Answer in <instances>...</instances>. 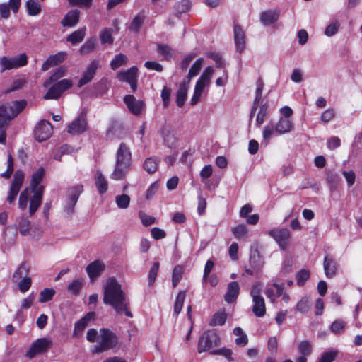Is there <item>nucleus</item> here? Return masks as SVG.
<instances>
[{
    "label": "nucleus",
    "instance_id": "1",
    "mask_svg": "<svg viewBox=\"0 0 362 362\" xmlns=\"http://www.w3.org/2000/svg\"><path fill=\"white\" fill-rule=\"evenodd\" d=\"M103 300L105 305L112 306L117 314L124 313L128 317H133L129 308L127 295L115 278L110 277L107 279Z\"/></svg>",
    "mask_w": 362,
    "mask_h": 362
},
{
    "label": "nucleus",
    "instance_id": "2",
    "mask_svg": "<svg viewBox=\"0 0 362 362\" xmlns=\"http://www.w3.org/2000/svg\"><path fill=\"white\" fill-rule=\"evenodd\" d=\"M132 165V153L125 143H121L116 153V164L110 178L115 180H124Z\"/></svg>",
    "mask_w": 362,
    "mask_h": 362
},
{
    "label": "nucleus",
    "instance_id": "3",
    "mask_svg": "<svg viewBox=\"0 0 362 362\" xmlns=\"http://www.w3.org/2000/svg\"><path fill=\"white\" fill-rule=\"evenodd\" d=\"M100 340L91 350L93 354L103 353L117 347L118 337L114 332L107 328H102L100 329Z\"/></svg>",
    "mask_w": 362,
    "mask_h": 362
},
{
    "label": "nucleus",
    "instance_id": "4",
    "mask_svg": "<svg viewBox=\"0 0 362 362\" xmlns=\"http://www.w3.org/2000/svg\"><path fill=\"white\" fill-rule=\"evenodd\" d=\"M220 340V336L216 329L204 331L199 337L198 341V352L202 353L209 351L212 347L218 346Z\"/></svg>",
    "mask_w": 362,
    "mask_h": 362
},
{
    "label": "nucleus",
    "instance_id": "5",
    "mask_svg": "<svg viewBox=\"0 0 362 362\" xmlns=\"http://www.w3.org/2000/svg\"><path fill=\"white\" fill-rule=\"evenodd\" d=\"M117 78L119 81L126 82L130 85L132 92H136L138 87V68L133 66L126 71H119Z\"/></svg>",
    "mask_w": 362,
    "mask_h": 362
},
{
    "label": "nucleus",
    "instance_id": "6",
    "mask_svg": "<svg viewBox=\"0 0 362 362\" xmlns=\"http://www.w3.org/2000/svg\"><path fill=\"white\" fill-rule=\"evenodd\" d=\"M24 177L25 175L22 170L18 169L15 172L7 197V201L9 204H12L16 200V197L23 184Z\"/></svg>",
    "mask_w": 362,
    "mask_h": 362
},
{
    "label": "nucleus",
    "instance_id": "7",
    "mask_svg": "<svg viewBox=\"0 0 362 362\" xmlns=\"http://www.w3.org/2000/svg\"><path fill=\"white\" fill-rule=\"evenodd\" d=\"M268 234L273 238L281 250H286L288 246L291 233L287 228H274L269 230Z\"/></svg>",
    "mask_w": 362,
    "mask_h": 362
},
{
    "label": "nucleus",
    "instance_id": "8",
    "mask_svg": "<svg viewBox=\"0 0 362 362\" xmlns=\"http://www.w3.org/2000/svg\"><path fill=\"white\" fill-rule=\"evenodd\" d=\"M52 125L49 121L40 120L34 129L35 139L39 142L48 139L52 134Z\"/></svg>",
    "mask_w": 362,
    "mask_h": 362
},
{
    "label": "nucleus",
    "instance_id": "9",
    "mask_svg": "<svg viewBox=\"0 0 362 362\" xmlns=\"http://www.w3.org/2000/svg\"><path fill=\"white\" fill-rule=\"evenodd\" d=\"M52 341L48 338H40L35 341L27 351L25 356L29 358H34L37 354L43 353L50 347Z\"/></svg>",
    "mask_w": 362,
    "mask_h": 362
},
{
    "label": "nucleus",
    "instance_id": "10",
    "mask_svg": "<svg viewBox=\"0 0 362 362\" xmlns=\"http://www.w3.org/2000/svg\"><path fill=\"white\" fill-rule=\"evenodd\" d=\"M83 191V186L82 185H77L68 189V199L66 204V211L68 214L74 212V206Z\"/></svg>",
    "mask_w": 362,
    "mask_h": 362
},
{
    "label": "nucleus",
    "instance_id": "11",
    "mask_svg": "<svg viewBox=\"0 0 362 362\" xmlns=\"http://www.w3.org/2000/svg\"><path fill=\"white\" fill-rule=\"evenodd\" d=\"M87 128L86 115L81 112L76 119L68 125L67 132L71 134H80L86 132Z\"/></svg>",
    "mask_w": 362,
    "mask_h": 362
},
{
    "label": "nucleus",
    "instance_id": "12",
    "mask_svg": "<svg viewBox=\"0 0 362 362\" xmlns=\"http://www.w3.org/2000/svg\"><path fill=\"white\" fill-rule=\"evenodd\" d=\"M123 101L127 105L128 110L136 116L141 115L145 107L144 100H136V98L131 94L126 95L123 98Z\"/></svg>",
    "mask_w": 362,
    "mask_h": 362
},
{
    "label": "nucleus",
    "instance_id": "13",
    "mask_svg": "<svg viewBox=\"0 0 362 362\" xmlns=\"http://www.w3.org/2000/svg\"><path fill=\"white\" fill-rule=\"evenodd\" d=\"M100 67L98 60L94 59L91 61L90 64L86 69L83 74L78 82L77 86L81 88L90 83L94 78L97 70Z\"/></svg>",
    "mask_w": 362,
    "mask_h": 362
},
{
    "label": "nucleus",
    "instance_id": "14",
    "mask_svg": "<svg viewBox=\"0 0 362 362\" xmlns=\"http://www.w3.org/2000/svg\"><path fill=\"white\" fill-rule=\"evenodd\" d=\"M95 318V312H88L83 317H82L80 320L76 321L74 324V327L73 330V337H80L82 336L83 331L87 327L88 324L90 321L94 320Z\"/></svg>",
    "mask_w": 362,
    "mask_h": 362
},
{
    "label": "nucleus",
    "instance_id": "15",
    "mask_svg": "<svg viewBox=\"0 0 362 362\" xmlns=\"http://www.w3.org/2000/svg\"><path fill=\"white\" fill-rule=\"evenodd\" d=\"M105 268V264L100 260L96 259L88 264L86 271L90 281H93L101 274Z\"/></svg>",
    "mask_w": 362,
    "mask_h": 362
},
{
    "label": "nucleus",
    "instance_id": "16",
    "mask_svg": "<svg viewBox=\"0 0 362 362\" xmlns=\"http://www.w3.org/2000/svg\"><path fill=\"white\" fill-rule=\"evenodd\" d=\"M66 58V53L59 52L55 54L50 55L42 65L41 69L43 71H47L49 68L57 66L63 62Z\"/></svg>",
    "mask_w": 362,
    "mask_h": 362
},
{
    "label": "nucleus",
    "instance_id": "17",
    "mask_svg": "<svg viewBox=\"0 0 362 362\" xmlns=\"http://www.w3.org/2000/svg\"><path fill=\"white\" fill-rule=\"evenodd\" d=\"M45 175V170L43 167H40L33 173L30 184L31 191H38L40 190V188H42V192H44L45 187L43 185H40V183L43 180Z\"/></svg>",
    "mask_w": 362,
    "mask_h": 362
},
{
    "label": "nucleus",
    "instance_id": "18",
    "mask_svg": "<svg viewBox=\"0 0 362 362\" xmlns=\"http://www.w3.org/2000/svg\"><path fill=\"white\" fill-rule=\"evenodd\" d=\"M123 129L124 127L121 122L117 119H112L106 132V136L110 140L115 138L120 139Z\"/></svg>",
    "mask_w": 362,
    "mask_h": 362
},
{
    "label": "nucleus",
    "instance_id": "19",
    "mask_svg": "<svg viewBox=\"0 0 362 362\" xmlns=\"http://www.w3.org/2000/svg\"><path fill=\"white\" fill-rule=\"evenodd\" d=\"M279 10H267L260 13V21L265 25L269 26L275 23L279 18Z\"/></svg>",
    "mask_w": 362,
    "mask_h": 362
},
{
    "label": "nucleus",
    "instance_id": "20",
    "mask_svg": "<svg viewBox=\"0 0 362 362\" xmlns=\"http://www.w3.org/2000/svg\"><path fill=\"white\" fill-rule=\"evenodd\" d=\"M146 18L145 10H141L130 22L128 29L130 32L139 33Z\"/></svg>",
    "mask_w": 362,
    "mask_h": 362
},
{
    "label": "nucleus",
    "instance_id": "21",
    "mask_svg": "<svg viewBox=\"0 0 362 362\" xmlns=\"http://www.w3.org/2000/svg\"><path fill=\"white\" fill-rule=\"evenodd\" d=\"M240 293V286L237 281H231L227 286V291L224 295V300L228 303L235 302Z\"/></svg>",
    "mask_w": 362,
    "mask_h": 362
},
{
    "label": "nucleus",
    "instance_id": "22",
    "mask_svg": "<svg viewBox=\"0 0 362 362\" xmlns=\"http://www.w3.org/2000/svg\"><path fill=\"white\" fill-rule=\"evenodd\" d=\"M80 18V11L78 9H73L69 11L64 16L61 21V24L64 27H74L79 21Z\"/></svg>",
    "mask_w": 362,
    "mask_h": 362
},
{
    "label": "nucleus",
    "instance_id": "23",
    "mask_svg": "<svg viewBox=\"0 0 362 362\" xmlns=\"http://www.w3.org/2000/svg\"><path fill=\"white\" fill-rule=\"evenodd\" d=\"M323 267L325 275L327 278H332L337 274L338 264L332 257L325 256Z\"/></svg>",
    "mask_w": 362,
    "mask_h": 362
},
{
    "label": "nucleus",
    "instance_id": "24",
    "mask_svg": "<svg viewBox=\"0 0 362 362\" xmlns=\"http://www.w3.org/2000/svg\"><path fill=\"white\" fill-rule=\"evenodd\" d=\"M31 192L33 193V195L30 200L29 213L30 216H33L42 204L44 192H42V188H40V190L31 191Z\"/></svg>",
    "mask_w": 362,
    "mask_h": 362
},
{
    "label": "nucleus",
    "instance_id": "25",
    "mask_svg": "<svg viewBox=\"0 0 362 362\" xmlns=\"http://www.w3.org/2000/svg\"><path fill=\"white\" fill-rule=\"evenodd\" d=\"M252 313L257 317H262L266 314V305L262 297H255L252 299Z\"/></svg>",
    "mask_w": 362,
    "mask_h": 362
},
{
    "label": "nucleus",
    "instance_id": "26",
    "mask_svg": "<svg viewBox=\"0 0 362 362\" xmlns=\"http://www.w3.org/2000/svg\"><path fill=\"white\" fill-rule=\"evenodd\" d=\"M293 123L289 118H280L275 125V132L279 134H284L291 132Z\"/></svg>",
    "mask_w": 362,
    "mask_h": 362
},
{
    "label": "nucleus",
    "instance_id": "27",
    "mask_svg": "<svg viewBox=\"0 0 362 362\" xmlns=\"http://www.w3.org/2000/svg\"><path fill=\"white\" fill-rule=\"evenodd\" d=\"M30 269V264L28 262H23L13 274V282L17 283L21 279H23L24 276H28L29 274Z\"/></svg>",
    "mask_w": 362,
    "mask_h": 362
},
{
    "label": "nucleus",
    "instance_id": "28",
    "mask_svg": "<svg viewBox=\"0 0 362 362\" xmlns=\"http://www.w3.org/2000/svg\"><path fill=\"white\" fill-rule=\"evenodd\" d=\"M95 185L100 194H103L107 191V181L100 171H97L95 175Z\"/></svg>",
    "mask_w": 362,
    "mask_h": 362
},
{
    "label": "nucleus",
    "instance_id": "29",
    "mask_svg": "<svg viewBox=\"0 0 362 362\" xmlns=\"http://www.w3.org/2000/svg\"><path fill=\"white\" fill-rule=\"evenodd\" d=\"M160 134L163 137V143L165 146L170 148L175 146L177 141V138L173 131L166 128H163L161 130Z\"/></svg>",
    "mask_w": 362,
    "mask_h": 362
},
{
    "label": "nucleus",
    "instance_id": "30",
    "mask_svg": "<svg viewBox=\"0 0 362 362\" xmlns=\"http://www.w3.org/2000/svg\"><path fill=\"white\" fill-rule=\"evenodd\" d=\"M7 107L5 105H0V128L7 129L10 122L14 119L8 113Z\"/></svg>",
    "mask_w": 362,
    "mask_h": 362
},
{
    "label": "nucleus",
    "instance_id": "31",
    "mask_svg": "<svg viewBox=\"0 0 362 362\" xmlns=\"http://www.w3.org/2000/svg\"><path fill=\"white\" fill-rule=\"evenodd\" d=\"M27 101L24 99L20 100H15L11 103L9 106L11 115L15 118L26 107Z\"/></svg>",
    "mask_w": 362,
    "mask_h": 362
},
{
    "label": "nucleus",
    "instance_id": "32",
    "mask_svg": "<svg viewBox=\"0 0 362 362\" xmlns=\"http://www.w3.org/2000/svg\"><path fill=\"white\" fill-rule=\"evenodd\" d=\"M187 95V87L185 83L180 85L176 93V104L179 107H182L185 102Z\"/></svg>",
    "mask_w": 362,
    "mask_h": 362
},
{
    "label": "nucleus",
    "instance_id": "33",
    "mask_svg": "<svg viewBox=\"0 0 362 362\" xmlns=\"http://www.w3.org/2000/svg\"><path fill=\"white\" fill-rule=\"evenodd\" d=\"M186 297V291H180L176 296L175 302L173 308V315L177 317L181 313L184 301Z\"/></svg>",
    "mask_w": 362,
    "mask_h": 362
},
{
    "label": "nucleus",
    "instance_id": "34",
    "mask_svg": "<svg viewBox=\"0 0 362 362\" xmlns=\"http://www.w3.org/2000/svg\"><path fill=\"white\" fill-rule=\"evenodd\" d=\"M233 334L238 336V337L235 339V342L237 346L243 347L247 344V336L244 333L243 330L240 327H235L233 329Z\"/></svg>",
    "mask_w": 362,
    "mask_h": 362
},
{
    "label": "nucleus",
    "instance_id": "35",
    "mask_svg": "<svg viewBox=\"0 0 362 362\" xmlns=\"http://www.w3.org/2000/svg\"><path fill=\"white\" fill-rule=\"evenodd\" d=\"M159 160L156 157H150L145 160L144 169L149 174L156 173L158 170Z\"/></svg>",
    "mask_w": 362,
    "mask_h": 362
},
{
    "label": "nucleus",
    "instance_id": "36",
    "mask_svg": "<svg viewBox=\"0 0 362 362\" xmlns=\"http://www.w3.org/2000/svg\"><path fill=\"white\" fill-rule=\"evenodd\" d=\"M113 29L111 28H103L100 33L99 37L103 45H112L114 42L112 37Z\"/></svg>",
    "mask_w": 362,
    "mask_h": 362
},
{
    "label": "nucleus",
    "instance_id": "37",
    "mask_svg": "<svg viewBox=\"0 0 362 362\" xmlns=\"http://www.w3.org/2000/svg\"><path fill=\"white\" fill-rule=\"evenodd\" d=\"M233 33L235 45H245V35L240 25L235 24L234 25Z\"/></svg>",
    "mask_w": 362,
    "mask_h": 362
},
{
    "label": "nucleus",
    "instance_id": "38",
    "mask_svg": "<svg viewBox=\"0 0 362 362\" xmlns=\"http://www.w3.org/2000/svg\"><path fill=\"white\" fill-rule=\"evenodd\" d=\"M227 315L225 311H218L214 313L210 320L211 326H222L226 323Z\"/></svg>",
    "mask_w": 362,
    "mask_h": 362
},
{
    "label": "nucleus",
    "instance_id": "39",
    "mask_svg": "<svg viewBox=\"0 0 362 362\" xmlns=\"http://www.w3.org/2000/svg\"><path fill=\"white\" fill-rule=\"evenodd\" d=\"M28 14L31 16H37L41 12V6L36 0H28L25 3Z\"/></svg>",
    "mask_w": 362,
    "mask_h": 362
},
{
    "label": "nucleus",
    "instance_id": "40",
    "mask_svg": "<svg viewBox=\"0 0 362 362\" xmlns=\"http://www.w3.org/2000/svg\"><path fill=\"white\" fill-rule=\"evenodd\" d=\"M85 28L78 29L70 34L67 37L66 40L74 45L80 43L85 37Z\"/></svg>",
    "mask_w": 362,
    "mask_h": 362
},
{
    "label": "nucleus",
    "instance_id": "41",
    "mask_svg": "<svg viewBox=\"0 0 362 362\" xmlns=\"http://www.w3.org/2000/svg\"><path fill=\"white\" fill-rule=\"evenodd\" d=\"M191 7V2L189 0H181L177 1L175 6V14L180 16L182 13L187 12Z\"/></svg>",
    "mask_w": 362,
    "mask_h": 362
},
{
    "label": "nucleus",
    "instance_id": "42",
    "mask_svg": "<svg viewBox=\"0 0 362 362\" xmlns=\"http://www.w3.org/2000/svg\"><path fill=\"white\" fill-rule=\"evenodd\" d=\"M66 71V69L64 66H59L57 68L54 70L49 78L45 82V86L56 82L58 79L65 75Z\"/></svg>",
    "mask_w": 362,
    "mask_h": 362
},
{
    "label": "nucleus",
    "instance_id": "43",
    "mask_svg": "<svg viewBox=\"0 0 362 362\" xmlns=\"http://www.w3.org/2000/svg\"><path fill=\"white\" fill-rule=\"evenodd\" d=\"M128 58L124 54L119 53L115 55V58L110 62V67L112 70H116L120 66L127 63Z\"/></svg>",
    "mask_w": 362,
    "mask_h": 362
},
{
    "label": "nucleus",
    "instance_id": "44",
    "mask_svg": "<svg viewBox=\"0 0 362 362\" xmlns=\"http://www.w3.org/2000/svg\"><path fill=\"white\" fill-rule=\"evenodd\" d=\"M184 273L183 267L181 265H176L173 268V274H172V285L175 288L177 287V284L180 283V280L182 278V274Z\"/></svg>",
    "mask_w": 362,
    "mask_h": 362
},
{
    "label": "nucleus",
    "instance_id": "45",
    "mask_svg": "<svg viewBox=\"0 0 362 362\" xmlns=\"http://www.w3.org/2000/svg\"><path fill=\"white\" fill-rule=\"evenodd\" d=\"M231 231L236 239L240 240L247 235L248 228L245 224L242 223L232 228Z\"/></svg>",
    "mask_w": 362,
    "mask_h": 362
},
{
    "label": "nucleus",
    "instance_id": "46",
    "mask_svg": "<svg viewBox=\"0 0 362 362\" xmlns=\"http://www.w3.org/2000/svg\"><path fill=\"white\" fill-rule=\"evenodd\" d=\"M55 293V290L53 288H46L42 290L39 295V302L44 303L51 300Z\"/></svg>",
    "mask_w": 362,
    "mask_h": 362
},
{
    "label": "nucleus",
    "instance_id": "47",
    "mask_svg": "<svg viewBox=\"0 0 362 362\" xmlns=\"http://www.w3.org/2000/svg\"><path fill=\"white\" fill-rule=\"evenodd\" d=\"M211 355H221L228 359L229 362H233L234 361L233 357L232 356L233 351L230 349L228 348H221L218 349L211 350L210 352Z\"/></svg>",
    "mask_w": 362,
    "mask_h": 362
},
{
    "label": "nucleus",
    "instance_id": "48",
    "mask_svg": "<svg viewBox=\"0 0 362 362\" xmlns=\"http://www.w3.org/2000/svg\"><path fill=\"white\" fill-rule=\"evenodd\" d=\"M18 228L22 235H27L30 229V221L28 218L22 217L19 221Z\"/></svg>",
    "mask_w": 362,
    "mask_h": 362
},
{
    "label": "nucleus",
    "instance_id": "49",
    "mask_svg": "<svg viewBox=\"0 0 362 362\" xmlns=\"http://www.w3.org/2000/svg\"><path fill=\"white\" fill-rule=\"evenodd\" d=\"M159 267L160 264L158 262H155L153 266L151 267L148 276V281L149 286H152L154 284L156 277L158 276Z\"/></svg>",
    "mask_w": 362,
    "mask_h": 362
},
{
    "label": "nucleus",
    "instance_id": "50",
    "mask_svg": "<svg viewBox=\"0 0 362 362\" xmlns=\"http://www.w3.org/2000/svg\"><path fill=\"white\" fill-rule=\"evenodd\" d=\"M14 170V159L11 154L8 155L6 170L1 174V176L9 179L13 173Z\"/></svg>",
    "mask_w": 362,
    "mask_h": 362
},
{
    "label": "nucleus",
    "instance_id": "51",
    "mask_svg": "<svg viewBox=\"0 0 362 362\" xmlns=\"http://www.w3.org/2000/svg\"><path fill=\"white\" fill-rule=\"evenodd\" d=\"M157 52L166 61H170L174 54L171 47H158Z\"/></svg>",
    "mask_w": 362,
    "mask_h": 362
},
{
    "label": "nucleus",
    "instance_id": "52",
    "mask_svg": "<svg viewBox=\"0 0 362 362\" xmlns=\"http://www.w3.org/2000/svg\"><path fill=\"white\" fill-rule=\"evenodd\" d=\"M115 202L118 208L124 209L129 206L130 197L125 194L117 195L115 197Z\"/></svg>",
    "mask_w": 362,
    "mask_h": 362
},
{
    "label": "nucleus",
    "instance_id": "53",
    "mask_svg": "<svg viewBox=\"0 0 362 362\" xmlns=\"http://www.w3.org/2000/svg\"><path fill=\"white\" fill-rule=\"evenodd\" d=\"M310 278V272L308 269H301L296 274V283L299 286H303L305 284L308 279Z\"/></svg>",
    "mask_w": 362,
    "mask_h": 362
},
{
    "label": "nucleus",
    "instance_id": "54",
    "mask_svg": "<svg viewBox=\"0 0 362 362\" xmlns=\"http://www.w3.org/2000/svg\"><path fill=\"white\" fill-rule=\"evenodd\" d=\"M298 350L300 356H309L312 353V345L308 341H303L298 344Z\"/></svg>",
    "mask_w": 362,
    "mask_h": 362
},
{
    "label": "nucleus",
    "instance_id": "55",
    "mask_svg": "<svg viewBox=\"0 0 362 362\" xmlns=\"http://www.w3.org/2000/svg\"><path fill=\"white\" fill-rule=\"evenodd\" d=\"M203 59L202 58L197 59L191 68L189 70L188 72V78H192L194 76H196L200 71L202 66Z\"/></svg>",
    "mask_w": 362,
    "mask_h": 362
},
{
    "label": "nucleus",
    "instance_id": "56",
    "mask_svg": "<svg viewBox=\"0 0 362 362\" xmlns=\"http://www.w3.org/2000/svg\"><path fill=\"white\" fill-rule=\"evenodd\" d=\"M62 93L54 83L47 91L43 98L45 100L58 99Z\"/></svg>",
    "mask_w": 362,
    "mask_h": 362
},
{
    "label": "nucleus",
    "instance_id": "57",
    "mask_svg": "<svg viewBox=\"0 0 362 362\" xmlns=\"http://www.w3.org/2000/svg\"><path fill=\"white\" fill-rule=\"evenodd\" d=\"M268 107L266 104L262 105L259 108L256 117V124L259 127L264 122L265 117L267 115Z\"/></svg>",
    "mask_w": 362,
    "mask_h": 362
},
{
    "label": "nucleus",
    "instance_id": "58",
    "mask_svg": "<svg viewBox=\"0 0 362 362\" xmlns=\"http://www.w3.org/2000/svg\"><path fill=\"white\" fill-rule=\"evenodd\" d=\"M327 181L330 189L333 191L336 189L338 186L339 177L337 173L329 172L327 173Z\"/></svg>",
    "mask_w": 362,
    "mask_h": 362
},
{
    "label": "nucleus",
    "instance_id": "59",
    "mask_svg": "<svg viewBox=\"0 0 362 362\" xmlns=\"http://www.w3.org/2000/svg\"><path fill=\"white\" fill-rule=\"evenodd\" d=\"M29 195L30 194L28 188L24 189L20 194L18 206L21 210H25L27 208Z\"/></svg>",
    "mask_w": 362,
    "mask_h": 362
},
{
    "label": "nucleus",
    "instance_id": "60",
    "mask_svg": "<svg viewBox=\"0 0 362 362\" xmlns=\"http://www.w3.org/2000/svg\"><path fill=\"white\" fill-rule=\"evenodd\" d=\"M83 282L79 279L74 280L69 284L67 289L74 296H78L82 288Z\"/></svg>",
    "mask_w": 362,
    "mask_h": 362
},
{
    "label": "nucleus",
    "instance_id": "61",
    "mask_svg": "<svg viewBox=\"0 0 362 362\" xmlns=\"http://www.w3.org/2000/svg\"><path fill=\"white\" fill-rule=\"evenodd\" d=\"M18 283V288L22 293H25L28 291L32 285V279L30 277L24 276L23 279H21Z\"/></svg>",
    "mask_w": 362,
    "mask_h": 362
},
{
    "label": "nucleus",
    "instance_id": "62",
    "mask_svg": "<svg viewBox=\"0 0 362 362\" xmlns=\"http://www.w3.org/2000/svg\"><path fill=\"white\" fill-rule=\"evenodd\" d=\"M57 88L61 91L62 93L65 90L71 88L73 86V81L71 79H62L59 81L54 83Z\"/></svg>",
    "mask_w": 362,
    "mask_h": 362
},
{
    "label": "nucleus",
    "instance_id": "63",
    "mask_svg": "<svg viewBox=\"0 0 362 362\" xmlns=\"http://www.w3.org/2000/svg\"><path fill=\"white\" fill-rule=\"evenodd\" d=\"M171 95V89L168 86H164L161 90V98L163 101V105L164 107H168L170 105Z\"/></svg>",
    "mask_w": 362,
    "mask_h": 362
},
{
    "label": "nucleus",
    "instance_id": "64",
    "mask_svg": "<svg viewBox=\"0 0 362 362\" xmlns=\"http://www.w3.org/2000/svg\"><path fill=\"white\" fill-rule=\"evenodd\" d=\"M337 355V353L335 351H325L322 354L317 362H333Z\"/></svg>",
    "mask_w": 362,
    "mask_h": 362
}]
</instances>
